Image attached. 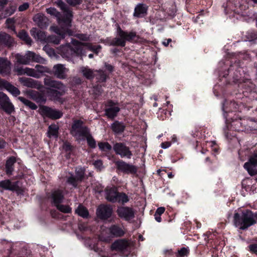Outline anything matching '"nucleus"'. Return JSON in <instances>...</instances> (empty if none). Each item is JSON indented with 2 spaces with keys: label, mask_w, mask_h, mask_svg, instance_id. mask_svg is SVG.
<instances>
[{
  "label": "nucleus",
  "mask_w": 257,
  "mask_h": 257,
  "mask_svg": "<svg viewBox=\"0 0 257 257\" xmlns=\"http://www.w3.org/2000/svg\"><path fill=\"white\" fill-rule=\"evenodd\" d=\"M58 5L63 12L64 17L62 19H60L59 13L55 8L47 9L46 12L48 14L57 18L58 22L61 27V29L56 26L51 27L50 29L52 31L57 34L60 39H63L65 34L72 35V32L69 29L71 26L72 14V12L63 2H58Z\"/></svg>",
  "instance_id": "f257e3e1"
},
{
  "label": "nucleus",
  "mask_w": 257,
  "mask_h": 257,
  "mask_svg": "<svg viewBox=\"0 0 257 257\" xmlns=\"http://www.w3.org/2000/svg\"><path fill=\"white\" fill-rule=\"evenodd\" d=\"M256 222V220L254 219L253 213L249 210L243 211L241 216L238 213H235L234 214V224L240 229H246L249 226L255 224Z\"/></svg>",
  "instance_id": "f03ea898"
},
{
  "label": "nucleus",
  "mask_w": 257,
  "mask_h": 257,
  "mask_svg": "<svg viewBox=\"0 0 257 257\" xmlns=\"http://www.w3.org/2000/svg\"><path fill=\"white\" fill-rule=\"evenodd\" d=\"M116 32L117 37L110 42V45L124 47L126 41L132 42L137 37L136 32L124 31L119 26L117 27Z\"/></svg>",
  "instance_id": "7ed1b4c3"
},
{
  "label": "nucleus",
  "mask_w": 257,
  "mask_h": 257,
  "mask_svg": "<svg viewBox=\"0 0 257 257\" xmlns=\"http://www.w3.org/2000/svg\"><path fill=\"white\" fill-rule=\"evenodd\" d=\"M44 84L48 88V93L54 98H58L66 91L65 86L60 81L52 80L49 78L44 79Z\"/></svg>",
  "instance_id": "20e7f679"
},
{
  "label": "nucleus",
  "mask_w": 257,
  "mask_h": 257,
  "mask_svg": "<svg viewBox=\"0 0 257 257\" xmlns=\"http://www.w3.org/2000/svg\"><path fill=\"white\" fill-rule=\"evenodd\" d=\"M81 45L80 42L73 40L71 41V44H67L61 48V54L63 57L70 58L73 55L83 57L84 54L81 49Z\"/></svg>",
  "instance_id": "39448f33"
},
{
  "label": "nucleus",
  "mask_w": 257,
  "mask_h": 257,
  "mask_svg": "<svg viewBox=\"0 0 257 257\" xmlns=\"http://www.w3.org/2000/svg\"><path fill=\"white\" fill-rule=\"evenodd\" d=\"M125 232L122 226L114 224L105 230H103L99 238L103 241L108 242L110 239V237H120L123 236Z\"/></svg>",
  "instance_id": "423d86ee"
},
{
  "label": "nucleus",
  "mask_w": 257,
  "mask_h": 257,
  "mask_svg": "<svg viewBox=\"0 0 257 257\" xmlns=\"http://www.w3.org/2000/svg\"><path fill=\"white\" fill-rule=\"evenodd\" d=\"M82 124V121L75 120L72 126L71 134L77 140H81L82 138L87 137L89 134L88 128Z\"/></svg>",
  "instance_id": "0eeeda50"
},
{
  "label": "nucleus",
  "mask_w": 257,
  "mask_h": 257,
  "mask_svg": "<svg viewBox=\"0 0 257 257\" xmlns=\"http://www.w3.org/2000/svg\"><path fill=\"white\" fill-rule=\"evenodd\" d=\"M115 164L117 170L125 174H135L138 171V168L136 166L122 160L115 162Z\"/></svg>",
  "instance_id": "6e6552de"
},
{
  "label": "nucleus",
  "mask_w": 257,
  "mask_h": 257,
  "mask_svg": "<svg viewBox=\"0 0 257 257\" xmlns=\"http://www.w3.org/2000/svg\"><path fill=\"white\" fill-rule=\"evenodd\" d=\"M39 112L41 115L53 119L60 118L63 114L61 111L46 106H41Z\"/></svg>",
  "instance_id": "1a4fd4ad"
},
{
  "label": "nucleus",
  "mask_w": 257,
  "mask_h": 257,
  "mask_svg": "<svg viewBox=\"0 0 257 257\" xmlns=\"http://www.w3.org/2000/svg\"><path fill=\"white\" fill-rule=\"evenodd\" d=\"M113 149L116 155H119L121 158L131 159L133 154L128 147L122 143H115Z\"/></svg>",
  "instance_id": "9d476101"
},
{
  "label": "nucleus",
  "mask_w": 257,
  "mask_h": 257,
  "mask_svg": "<svg viewBox=\"0 0 257 257\" xmlns=\"http://www.w3.org/2000/svg\"><path fill=\"white\" fill-rule=\"evenodd\" d=\"M112 213V208L108 205L102 204L99 205L96 210V215L101 219H107L109 218Z\"/></svg>",
  "instance_id": "9b49d317"
},
{
  "label": "nucleus",
  "mask_w": 257,
  "mask_h": 257,
  "mask_svg": "<svg viewBox=\"0 0 257 257\" xmlns=\"http://www.w3.org/2000/svg\"><path fill=\"white\" fill-rule=\"evenodd\" d=\"M0 105L8 113H11L14 110V107L10 102L9 98L2 92H0Z\"/></svg>",
  "instance_id": "f8f14e48"
},
{
  "label": "nucleus",
  "mask_w": 257,
  "mask_h": 257,
  "mask_svg": "<svg viewBox=\"0 0 257 257\" xmlns=\"http://www.w3.org/2000/svg\"><path fill=\"white\" fill-rule=\"evenodd\" d=\"M106 107L105 109V115L111 119H113L115 117L120 110L118 106L111 101H109L107 102Z\"/></svg>",
  "instance_id": "ddd939ff"
},
{
  "label": "nucleus",
  "mask_w": 257,
  "mask_h": 257,
  "mask_svg": "<svg viewBox=\"0 0 257 257\" xmlns=\"http://www.w3.org/2000/svg\"><path fill=\"white\" fill-rule=\"evenodd\" d=\"M117 213L118 215L126 220H130L134 217V212L133 210L127 207H121L117 209Z\"/></svg>",
  "instance_id": "4468645a"
},
{
  "label": "nucleus",
  "mask_w": 257,
  "mask_h": 257,
  "mask_svg": "<svg viewBox=\"0 0 257 257\" xmlns=\"http://www.w3.org/2000/svg\"><path fill=\"white\" fill-rule=\"evenodd\" d=\"M19 81L23 86L28 87L39 89L43 87L42 85L38 81L35 80L32 78L22 77L19 78Z\"/></svg>",
  "instance_id": "2eb2a0df"
},
{
  "label": "nucleus",
  "mask_w": 257,
  "mask_h": 257,
  "mask_svg": "<svg viewBox=\"0 0 257 257\" xmlns=\"http://www.w3.org/2000/svg\"><path fill=\"white\" fill-rule=\"evenodd\" d=\"M68 69L65 67L62 64H57L53 67L54 75L59 79H65L67 77L66 73Z\"/></svg>",
  "instance_id": "dca6fc26"
},
{
  "label": "nucleus",
  "mask_w": 257,
  "mask_h": 257,
  "mask_svg": "<svg viewBox=\"0 0 257 257\" xmlns=\"http://www.w3.org/2000/svg\"><path fill=\"white\" fill-rule=\"evenodd\" d=\"M84 175V170L82 168H77L76 170V177H70L68 180V182L76 187L77 183L81 181Z\"/></svg>",
  "instance_id": "f3484780"
},
{
  "label": "nucleus",
  "mask_w": 257,
  "mask_h": 257,
  "mask_svg": "<svg viewBox=\"0 0 257 257\" xmlns=\"http://www.w3.org/2000/svg\"><path fill=\"white\" fill-rule=\"evenodd\" d=\"M4 88L15 96H17L20 94V90L17 87L5 80H0V90Z\"/></svg>",
  "instance_id": "a211bd4d"
},
{
  "label": "nucleus",
  "mask_w": 257,
  "mask_h": 257,
  "mask_svg": "<svg viewBox=\"0 0 257 257\" xmlns=\"http://www.w3.org/2000/svg\"><path fill=\"white\" fill-rule=\"evenodd\" d=\"M129 245V242L124 239H118L115 241L111 245L112 250L123 251L125 250Z\"/></svg>",
  "instance_id": "6ab92c4d"
},
{
  "label": "nucleus",
  "mask_w": 257,
  "mask_h": 257,
  "mask_svg": "<svg viewBox=\"0 0 257 257\" xmlns=\"http://www.w3.org/2000/svg\"><path fill=\"white\" fill-rule=\"evenodd\" d=\"M14 43L13 38L5 32L0 33V48L4 46L10 47Z\"/></svg>",
  "instance_id": "aec40b11"
},
{
  "label": "nucleus",
  "mask_w": 257,
  "mask_h": 257,
  "mask_svg": "<svg viewBox=\"0 0 257 257\" xmlns=\"http://www.w3.org/2000/svg\"><path fill=\"white\" fill-rule=\"evenodd\" d=\"M111 192L113 193V196H111V197L108 196L109 201L118 202L122 203L128 201L127 196L125 194L115 192L114 191H112Z\"/></svg>",
  "instance_id": "412c9836"
},
{
  "label": "nucleus",
  "mask_w": 257,
  "mask_h": 257,
  "mask_svg": "<svg viewBox=\"0 0 257 257\" xmlns=\"http://www.w3.org/2000/svg\"><path fill=\"white\" fill-rule=\"evenodd\" d=\"M11 62L7 59L0 58V73L9 74L11 70Z\"/></svg>",
  "instance_id": "4be33fe9"
},
{
  "label": "nucleus",
  "mask_w": 257,
  "mask_h": 257,
  "mask_svg": "<svg viewBox=\"0 0 257 257\" xmlns=\"http://www.w3.org/2000/svg\"><path fill=\"white\" fill-rule=\"evenodd\" d=\"M147 6L143 4H139L135 9L134 16L137 17H142L147 14Z\"/></svg>",
  "instance_id": "5701e85b"
},
{
  "label": "nucleus",
  "mask_w": 257,
  "mask_h": 257,
  "mask_svg": "<svg viewBox=\"0 0 257 257\" xmlns=\"http://www.w3.org/2000/svg\"><path fill=\"white\" fill-rule=\"evenodd\" d=\"M0 187L3 189L11 191L16 190L18 188L17 183H12L10 180H5L1 181Z\"/></svg>",
  "instance_id": "b1692460"
},
{
  "label": "nucleus",
  "mask_w": 257,
  "mask_h": 257,
  "mask_svg": "<svg viewBox=\"0 0 257 257\" xmlns=\"http://www.w3.org/2000/svg\"><path fill=\"white\" fill-rule=\"evenodd\" d=\"M47 20L45 16L42 14H37L33 17L34 21L41 28L45 27L47 25L46 20Z\"/></svg>",
  "instance_id": "393cba45"
},
{
  "label": "nucleus",
  "mask_w": 257,
  "mask_h": 257,
  "mask_svg": "<svg viewBox=\"0 0 257 257\" xmlns=\"http://www.w3.org/2000/svg\"><path fill=\"white\" fill-rule=\"evenodd\" d=\"M51 198L55 205L57 204L60 203L63 199L62 192L60 190L53 191L51 194Z\"/></svg>",
  "instance_id": "a878e982"
},
{
  "label": "nucleus",
  "mask_w": 257,
  "mask_h": 257,
  "mask_svg": "<svg viewBox=\"0 0 257 257\" xmlns=\"http://www.w3.org/2000/svg\"><path fill=\"white\" fill-rule=\"evenodd\" d=\"M80 43L81 44V49L82 50V52L84 54V56H85V52L84 50H83V49L82 48V46L86 47L87 48L88 50L95 52L96 54H97L99 52V50L101 48V47L100 45L93 46V45H92V44L88 43H81V42H80Z\"/></svg>",
  "instance_id": "bb28decb"
},
{
  "label": "nucleus",
  "mask_w": 257,
  "mask_h": 257,
  "mask_svg": "<svg viewBox=\"0 0 257 257\" xmlns=\"http://www.w3.org/2000/svg\"><path fill=\"white\" fill-rule=\"evenodd\" d=\"M244 168L251 176L257 174V165L246 162L244 164Z\"/></svg>",
  "instance_id": "cd10ccee"
},
{
  "label": "nucleus",
  "mask_w": 257,
  "mask_h": 257,
  "mask_svg": "<svg viewBox=\"0 0 257 257\" xmlns=\"http://www.w3.org/2000/svg\"><path fill=\"white\" fill-rule=\"evenodd\" d=\"M16 160L14 157H10L6 162V173L8 175H11L14 170L13 166L16 162Z\"/></svg>",
  "instance_id": "c85d7f7f"
},
{
  "label": "nucleus",
  "mask_w": 257,
  "mask_h": 257,
  "mask_svg": "<svg viewBox=\"0 0 257 257\" xmlns=\"http://www.w3.org/2000/svg\"><path fill=\"white\" fill-rule=\"evenodd\" d=\"M58 130L59 127L57 125L55 124L50 125L48 127V131L47 133L48 137L49 138H57Z\"/></svg>",
  "instance_id": "c756f323"
},
{
  "label": "nucleus",
  "mask_w": 257,
  "mask_h": 257,
  "mask_svg": "<svg viewBox=\"0 0 257 257\" xmlns=\"http://www.w3.org/2000/svg\"><path fill=\"white\" fill-rule=\"evenodd\" d=\"M75 212L80 216L87 218L89 215L88 210L83 206L79 205L75 210Z\"/></svg>",
  "instance_id": "7c9ffc66"
},
{
  "label": "nucleus",
  "mask_w": 257,
  "mask_h": 257,
  "mask_svg": "<svg viewBox=\"0 0 257 257\" xmlns=\"http://www.w3.org/2000/svg\"><path fill=\"white\" fill-rule=\"evenodd\" d=\"M31 35L33 36L35 38L40 40L41 41L45 39L46 35L44 32L41 31H37L36 29L33 28L31 31Z\"/></svg>",
  "instance_id": "2f4dec72"
},
{
  "label": "nucleus",
  "mask_w": 257,
  "mask_h": 257,
  "mask_svg": "<svg viewBox=\"0 0 257 257\" xmlns=\"http://www.w3.org/2000/svg\"><path fill=\"white\" fill-rule=\"evenodd\" d=\"M14 57L16 60L17 62L18 63L25 65L29 64L26 53L25 55H21L19 54H17L15 55Z\"/></svg>",
  "instance_id": "473e14b6"
},
{
  "label": "nucleus",
  "mask_w": 257,
  "mask_h": 257,
  "mask_svg": "<svg viewBox=\"0 0 257 257\" xmlns=\"http://www.w3.org/2000/svg\"><path fill=\"white\" fill-rule=\"evenodd\" d=\"M18 37L23 41H25V42L28 44L31 45L32 43V40L31 38L29 37L28 34L24 31H21L19 32L18 34Z\"/></svg>",
  "instance_id": "72a5a7b5"
},
{
  "label": "nucleus",
  "mask_w": 257,
  "mask_h": 257,
  "mask_svg": "<svg viewBox=\"0 0 257 257\" xmlns=\"http://www.w3.org/2000/svg\"><path fill=\"white\" fill-rule=\"evenodd\" d=\"M18 99L23 102L25 105L28 106L32 109L35 110L37 108V105L31 101L23 97H19Z\"/></svg>",
  "instance_id": "f704fd0d"
},
{
  "label": "nucleus",
  "mask_w": 257,
  "mask_h": 257,
  "mask_svg": "<svg viewBox=\"0 0 257 257\" xmlns=\"http://www.w3.org/2000/svg\"><path fill=\"white\" fill-rule=\"evenodd\" d=\"M112 129L116 133H119L123 131L124 126L122 123L116 121L112 124Z\"/></svg>",
  "instance_id": "c9c22d12"
},
{
  "label": "nucleus",
  "mask_w": 257,
  "mask_h": 257,
  "mask_svg": "<svg viewBox=\"0 0 257 257\" xmlns=\"http://www.w3.org/2000/svg\"><path fill=\"white\" fill-rule=\"evenodd\" d=\"M81 71L83 75L87 79H90L93 77V72L92 70L86 67H82Z\"/></svg>",
  "instance_id": "e433bc0d"
},
{
  "label": "nucleus",
  "mask_w": 257,
  "mask_h": 257,
  "mask_svg": "<svg viewBox=\"0 0 257 257\" xmlns=\"http://www.w3.org/2000/svg\"><path fill=\"white\" fill-rule=\"evenodd\" d=\"M57 208L61 212L64 213H69L71 211V208L68 205L57 204L55 205Z\"/></svg>",
  "instance_id": "4c0bfd02"
},
{
  "label": "nucleus",
  "mask_w": 257,
  "mask_h": 257,
  "mask_svg": "<svg viewBox=\"0 0 257 257\" xmlns=\"http://www.w3.org/2000/svg\"><path fill=\"white\" fill-rule=\"evenodd\" d=\"M99 149L102 151H109L111 150V146L107 142H100L98 144Z\"/></svg>",
  "instance_id": "58836bf2"
},
{
  "label": "nucleus",
  "mask_w": 257,
  "mask_h": 257,
  "mask_svg": "<svg viewBox=\"0 0 257 257\" xmlns=\"http://www.w3.org/2000/svg\"><path fill=\"white\" fill-rule=\"evenodd\" d=\"M25 74L35 78H39L40 75L35 71V69L25 67Z\"/></svg>",
  "instance_id": "ea45409f"
},
{
  "label": "nucleus",
  "mask_w": 257,
  "mask_h": 257,
  "mask_svg": "<svg viewBox=\"0 0 257 257\" xmlns=\"http://www.w3.org/2000/svg\"><path fill=\"white\" fill-rule=\"evenodd\" d=\"M35 71L38 73L39 75H40V77L42 74L49 73L50 72V70L48 68L40 65H37L35 66Z\"/></svg>",
  "instance_id": "a19ab883"
},
{
  "label": "nucleus",
  "mask_w": 257,
  "mask_h": 257,
  "mask_svg": "<svg viewBox=\"0 0 257 257\" xmlns=\"http://www.w3.org/2000/svg\"><path fill=\"white\" fill-rule=\"evenodd\" d=\"M45 60L43 58L41 57L40 56L36 54L34 52V56L32 58V62L40 63H45Z\"/></svg>",
  "instance_id": "79ce46f5"
},
{
  "label": "nucleus",
  "mask_w": 257,
  "mask_h": 257,
  "mask_svg": "<svg viewBox=\"0 0 257 257\" xmlns=\"http://www.w3.org/2000/svg\"><path fill=\"white\" fill-rule=\"evenodd\" d=\"M85 137L87 139L88 145L92 148H95L96 146V143L95 140L91 137V136H90L89 134L87 137Z\"/></svg>",
  "instance_id": "37998d69"
},
{
  "label": "nucleus",
  "mask_w": 257,
  "mask_h": 257,
  "mask_svg": "<svg viewBox=\"0 0 257 257\" xmlns=\"http://www.w3.org/2000/svg\"><path fill=\"white\" fill-rule=\"evenodd\" d=\"M112 191H114L115 192H117L115 188H107L105 189V197L106 199L108 201H109V199H108V196H109L111 197V196H113V193L111 192Z\"/></svg>",
  "instance_id": "c03bdc74"
},
{
  "label": "nucleus",
  "mask_w": 257,
  "mask_h": 257,
  "mask_svg": "<svg viewBox=\"0 0 257 257\" xmlns=\"http://www.w3.org/2000/svg\"><path fill=\"white\" fill-rule=\"evenodd\" d=\"M15 20L13 18L8 19L6 21L7 27L9 29L15 30L14 28Z\"/></svg>",
  "instance_id": "a18cd8bd"
},
{
  "label": "nucleus",
  "mask_w": 257,
  "mask_h": 257,
  "mask_svg": "<svg viewBox=\"0 0 257 257\" xmlns=\"http://www.w3.org/2000/svg\"><path fill=\"white\" fill-rule=\"evenodd\" d=\"M14 71L16 72L19 75L25 74V68L23 67L15 66Z\"/></svg>",
  "instance_id": "49530a36"
},
{
  "label": "nucleus",
  "mask_w": 257,
  "mask_h": 257,
  "mask_svg": "<svg viewBox=\"0 0 257 257\" xmlns=\"http://www.w3.org/2000/svg\"><path fill=\"white\" fill-rule=\"evenodd\" d=\"M247 163L257 165V153H254L251 155Z\"/></svg>",
  "instance_id": "de8ad7c7"
},
{
  "label": "nucleus",
  "mask_w": 257,
  "mask_h": 257,
  "mask_svg": "<svg viewBox=\"0 0 257 257\" xmlns=\"http://www.w3.org/2000/svg\"><path fill=\"white\" fill-rule=\"evenodd\" d=\"M188 253L189 251L188 249L185 247H183L180 250H178V255L180 257L187 256Z\"/></svg>",
  "instance_id": "09e8293b"
},
{
  "label": "nucleus",
  "mask_w": 257,
  "mask_h": 257,
  "mask_svg": "<svg viewBox=\"0 0 257 257\" xmlns=\"http://www.w3.org/2000/svg\"><path fill=\"white\" fill-rule=\"evenodd\" d=\"M77 38L81 41H86L89 40V37L86 35L79 34L76 35Z\"/></svg>",
  "instance_id": "8fccbe9b"
},
{
  "label": "nucleus",
  "mask_w": 257,
  "mask_h": 257,
  "mask_svg": "<svg viewBox=\"0 0 257 257\" xmlns=\"http://www.w3.org/2000/svg\"><path fill=\"white\" fill-rule=\"evenodd\" d=\"M249 249L251 252L257 254V244H252L248 246Z\"/></svg>",
  "instance_id": "3c124183"
},
{
  "label": "nucleus",
  "mask_w": 257,
  "mask_h": 257,
  "mask_svg": "<svg viewBox=\"0 0 257 257\" xmlns=\"http://www.w3.org/2000/svg\"><path fill=\"white\" fill-rule=\"evenodd\" d=\"M93 165L98 170H101L102 168V162L101 160H97L93 163Z\"/></svg>",
  "instance_id": "603ef678"
},
{
  "label": "nucleus",
  "mask_w": 257,
  "mask_h": 257,
  "mask_svg": "<svg viewBox=\"0 0 257 257\" xmlns=\"http://www.w3.org/2000/svg\"><path fill=\"white\" fill-rule=\"evenodd\" d=\"M66 1L71 6H75L81 3V0H66Z\"/></svg>",
  "instance_id": "864d4df0"
},
{
  "label": "nucleus",
  "mask_w": 257,
  "mask_h": 257,
  "mask_svg": "<svg viewBox=\"0 0 257 257\" xmlns=\"http://www.w3.org/2000/svg\"><path fill=\"white\" fill-rule=\"evenodd\" d=\"M26 55L27 59H28L29 63H30L31 62H32V58L34 56V52L30 51H27L26 53Z\"/></svg>",
  "instance_id": "5fc2aeb1"
},
{
  "label": "nucleus",
  "mask_w": 257,
  "mask_h": 257,
  "mask_svg": "<svg viewBox=\"0 0 257 257\" xmlns=\"http://www.w3.org/2000/svg\"><path fill=\"white\" fill-rule=\"evenodd\" d=\"M29 4L28 3H24L23 5H21L19 7V11L20 12L24 11L26 10H27L29 8Z\"/></svg>",
  "instance_id": "6e6d98bb"
},
{
  "label": "nucleus",
  "mask_w": 257,
  "mask_h": 257,
  "mask_svg": "<svg viewBox=\"0 0 257 257\" xmlns=\"http://www.w3.org/2000/svg\"><path fill=\"white\" fill-rule=\"evenodd\" d=\"M99 73L100 75L99 80L101 81H104L106 79V75L104 72L101 70L99 71Z\"/></svg>",
  "instance_id": "4d7b16f0"
},
{
  "label": "nucleus",
  "mask_w": 257,
  "mask_h": 257,
  "mask_svg": "<svg viewBox=\"0 0 257 257\" xmlns=\"http://www.w3.org/2000/svg\"><path fill=\"white\" fill-rule=\"evenodd\" d=\"M165 208L164 207H160L157 208L155 213L157 214V215L158 214L161 215L165 212Z\"/></svg>",
  "instance_id": "13d9d810"
},
{
  "label": "nucleus",
  "mask_w": 257,
  "mask_h": 257,
  "mask_svg": "<svg viewBox=\"0 0 257 257\" xmlns=\"http://www.w3.org/2000/svg\"><path fill=\"white\" fill-rule=\"evenodd\" d=\"M171 144L169 142H164L162 143L161 147L162 148L167 149L170 146Z\"/></svg>",
  "instance_id": "bf43d9fd"
},
{
  "label": "nucleus",
  "mask_w": 257,
  "mask_h": 257,
  "mask_svg": "<svg viewBox=\"0 0 257 257\" xmlns=\"http://www.w3.org/2000/svg\"><path fill=\"white\" fill-rule=\"evenodd\" d=\"M6 145V142L2 139H0V149L5 147Z\"/></svg>",
  "instance_id": "052dcab7"
},
{
  "label": "nucleus",
  "mask_w": 257,
  "mask_h": 257,
  "mask_svg": "<svg viewBox=\"0 0 257 257\" xmlns=\"http://www.w3.org/2000/svg\"><path fill=\"white\" fill-rule=\"evenodd\" d=\"M105 66L106 69L108 70L109 71L111 72L113 70V67L111 65L105 64Z\"/></svg>",
  "instance_id": "680f3d73"
},
{
  "label": "nucleus",
  "mask_w": 257,
  "mask_h": 257,
  "mask_svg": "<svg viewBox=\"0 0 257 257\" xmlns=\"http://www.w3.org/2000/svg\"><path fill=\"white\" fill-rule=\"evenodd\" d=\"M155 219L158 222H160L161 221V215H157V214L155 213Z\"/></svg>",
  "instance_id": "e2e57ef3"
},
{
  "label": "nucleus",
  "mask_w": 257,
  "mask_h": 257,
  "mask_svg": "<svg viewBox=\"0 0 257 257\" xmlns=\"http://www.w3.org/2000/svg\"><path fill=\"white\" fill-rule=\"evenodd\" d=\"M171 41L172 40L171 39H168L166 40V41L163 42V44L164 46H167Z\"/></svg>",
  "instance_id": "0e129e2a"
},
{
  "label": "nucleus",
  "mask_w": 257,
  "mask_h": 257,
  "mask_svg": "<svg viewBox=\"0 0 257 257\" xmlns=\"http://www.w3.org/2000/svg\"><path fill=\"white\" fill-rule=\"evenodd\" d=\"M7 3V0H0V5L6 4Z\"/></svg>",
  "instance_id": "69168bd1"
},
{
  "label": "nucleus",
  "mask_w": 257,
  "mask_h": 257,
  "mask_svg": "<svg viewBox=\"0 0 257 257\" xmlns=\"http://www.w3.org/2000/svg\"><path fill=\"white\" fill-rule=\"evenodd\" d=\"M168 176L169 178H172L174 177V175L172 173H170L168 174Z\"/></svg>",
  "instance_id": "338daca9"
},
{
  "label": "nucleus",
  "mask_w": 257,
  "mask_h": 257,
  "mask_svg": "<svg viewBox=\"0 0 257 257\" xmlns=\"http://www.w3.org/2000/svg\"><path fill=\"white\" fill-rule=\"evenodd\" d=\"M253 215L254 216V219L257 221V212L253 213Z\"/></svg>",
  "instance_id": "774afa93"
}]
</instances>
